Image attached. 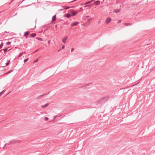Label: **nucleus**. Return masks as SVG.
<instances>
[{"label": "nucleus", "instance_id": "6", "mask_svg": "<svg viewBox=\"0 0 155 155\" xmlns=\"http://www.w3.org/2000/svg\"><path fill=\"white\" fill-rule=\"evenodd\" d=\"M111 20V18L110 17H108L106 19L105 21V22L106 24H108L110 22Z\"/></svg>", "mask_w": 155, "mask_h": 155}, {"label": "nucleus", "instance_id": "45", "mask_svg": "<svg viewBox=\"0 0 155 155\" xmlns=\"http://www.w3.org/2000/svg\"><path fill=\"white\" fill-rule=\"evenodd\" d=\"M63 10V9H61L60 10V11H62V10Z\"/></svg>", "mask_w": 155, "mask_h": 155}, {"label": "nucleus", "instance_id": "2", "mask_svg": "<svg viewBox=\"0 0 155 155\" xmlns=\"http://www.w3.org/2000/svg\"><path fill=\"white\" fill-rule=\"evenodd\" d=\"M20 142V140H13L9 142L10 144H12L14 143H18Z\"/></svg>", "mask_w": 155, "mask_h": 155}, {"label": "nucleus", "instance_id": "24", "mask_svg": "<svg viewBox=\"0 0 155 155\" xmlns=\"http://www.w3.org/2000/svg\"><path fill=\"white\" fill-rule=\"evenodd\" d=\"M92 19H93L92 18H90L88 20H87V22L88 23H89L90 22L91 20H92Z\"/></svg>", "mask_w": 155, "mask_h": 155}, {"label": "nucleus", "instance_id": "16", "mask_svg": "<svg viewBox=\"0 0 155 155\" xmlns=\"http://www.w3.org/2000/svg\"><path fill=\"white\" fill-rule=\"evenodd\" d=\"M5 90H4L0 92V97L5 93Z\"/></svg>", "mask_w": 155, "mask_h": 155}, {"label": "nucleus", "instance_id": "49", "mask_svg": "<svg viewBox=\"0 0 155 155\" xmlns=\"http://www.w3.org/2000/svg\"><path fill=\"white\" fill-rule=\"evenodd\" d=\"M15 48H17V47H15Z\"/></svg>", "mask_w": 155, "mask_h": 155}, {"label": "nucleus", "instance_id": "35", "mask_svg": "<svg viewBox=\"0 0 155 155\" xmlns=\"http://www.w3.org/2000/svg\"><path fill=\"white\" fill-rule=\"evenodd\" d=\"M13 71V70L11 71H8V73H10L11 72Z\"/></svg>", "mask_w": 155, "mask_h": 155}, {"label": "nucleus", "instance_id": "46", "mask_svg": "<svg viewBox=\"0 0 155 155\" xmlns=\"http://www.w3.org/2000/svg\"><path fill=\"white\" fill-rule=\"evenodd\" d=\"M82 7H81V8H80V9H82Z\"/></svg>", "mask_w": 155, "mask_h": 155}, {"label": "nucleus", "instance_id": "36", "mask_svg": "<svg viewBox=\"0 0 155 155\" xmlns=\"http://www.w3.org/2000/svg\"><path fill=\"white\" fill-rule=\"evenodd\" d=\"M22 1H21V2H19V5H20L22 2Z\"/></svg>", "mask_w": 155, "mask_h": 155}, {"label": "nucleus", "instance_id": "43", "mask_svg": "<svg viewBox=\"0 0 155 155\" xmlns=\"http://www.w3.org/2000/svg\"><path fill=\"white\" fill-rule=\"evenodd\" d=\"M70 7V8H74V6H71V7Z\"/></svg>", "mask_w": 155, "mask_h": 155}, {"label": "nucleus", "instance_id": "5", "mask_svg": "<svg viewBox=\"0 0 155 155\" xmlns=\"http://www.w3.org/2000/svg\"><path fill=\"white\" fill-rule=\"evenodd\" d=\"M79 24V22L78 21L74 22L72 23L71 24V26L72 27L75 26H76L78 24Z\"/></svg>", "mask_w": 155, "mask_h": 155}, {"label": "nucleus", "instance_id": "41", "mask_svg": "<svg viewBox=\"0 0 155 155\" xmlns=\"http://www.w3.org/2000/svg\"><path fill=\"white\" fill-rule=\"evenodd\" d=\"M35 28V26L34 28H33L31 29V30H33V29H34Z\"/></svg>", "mask_w": 155, "mask_h": 155}, {"label": "nucleus", "instance_id": "18", "mask_svg": "<svg viewBox=\"0 0 155 155\" xmlns=\"http://www.w3.org/2000/svg\"><path fill=\"white\" fill-rule=\"evenodd\" d=\"M124 25H125L127 26L130 25H131V24L129 23H125L124 24Z\"/></svg>", "mask_w": 155, "mask_h": 155}, {"label": "nucleus", "instance_id": "9", "mask_svg": "<svg viewBox=\"0 0 155 155\" xmlns=\"http://www.w3.org/2000/svg\"><path fill=\"white\" fill-rule=\"evenodd\" d=\"M121 11L120 9H114V12H115L116 13H118L120 12Z\"/></svg>", "mask_w": 155, "mask_h": 155}, {"label": "nucleus", "instance_id": "10", "mask_svg": "<svg viewBox=\"0 0 155 155\" xmlns=\"http://www.w3.org/2000/svg\"><path fill=\"white\" fill-rule=\"evenodd\" d=\"M36 35V34L35 33H32L30 34V37L31 38L35 37Z\"/></svg>", "mask_w": 155, "mask_h": 155}, {"label": "nucleus", "instance_id": "22", "mask_svg": "<svg viewBox=\"0 0 155 155\" xmlns=\"http://www.w3.org/2000/svg\"><path fill=\"white\" fill-rule=\"evenodd\" d=\"M131 5L132 6L135 7L136 6H137V4H132Z\"/></svg>", "mask_w": 155, "mask_h": 155}, {"label": "nucleus", "instance_id": "44", "mask_svg": "<svg viewBox=\"0 0 155 155\" xmlns=\"http://www.w3.org/2000/svg\"><path fill=\"white\" fill-rule=\"evenodd\" d=\"M89 17V16H88H88H86V18H88Z\"/></svg>", "mask_w": 155, "mask_h": 155}, {"label": "nucleus", "instance_id": "31", "mask_svg": "<svg viewBox=\"0 0 155 155\" xmlns=\"http://www.w3.org/2000/svg\"><path fill=\"white\" fill-rule=\"evenodd\" d=\"M121 21V20H119L118 21V22H117V23H119Z\"/></svg>", "mask_w": 155, "mask_h": 155}, {"label": "nucleus", "instance_id": "25", "mask_svg": "<svg viewBox=\"0 0 155 155\" xmlns=\"http://www.w3.org/2000/svg\"><path fill=\"white\" fill-rule=\"evenodd\" d=\"M11 42H8L6 43V45H9L11 43Z\"/></svg>", "mask_w": 155, "mask_h": 155}, {"label": "nucleus", "instance_id": "42", "mask_svg": "<svg viewBox=\"0 0 155 155\" xmlns=\"http://www.w3.org/2000/svg\"><path fill=\"white\" fill-rule=\"evenodd\" d=\"M50 41H48V43H50Z\"/></svg>", "mask_w": 155, "mask_h": 155}, {"label": "nucleus", "instance_id": "1", "mask_svg": "<svg viewBox=\"0 0 155 155\" xmlns=\"http://www.w3.org/2000/svg\"><path fill=\"white\" fill-rule=\"evenodd\" d=\"M107 99L108 97H105L99 100L98 101V102L99 103H104L105 102Z\"/></svg>", "mask_w": 155, "mask_h": 155}, {"label": "nucleus", "instance_id": "33", "mask_svg": "<svg viewBox=\"0 0 155 155\" xmlns=\"http://www.w3.org/2000/svg\"><path fill=\"white\" fill-rule=\"evenodd\" d=\"M93 1H94V0H91L90 1H89V2H90V3L91 2H93Z\"/></svg>", "mask_w": 155, "mask_h": 155}, {"label": "nucleus", "instance_id": "30", "mask_svg": "<svg viewBox=\"0 0 155 155\" xmlns=\"http://www.w3.org/2000/svg\"><path fill=\"white\" fill-rule=\"evenodd\" d=\"M74 50V48H72L71 49V51L72 52Z\"/></svg>", "mask_w": 155, "mask_h": 155}, {"label": "nucleus", "instance_id": "53", "mask_svg": "<svg viewBox=\"0 0 155 155\" xmlns=\"http://www.w3.org/2000/svg\"><path fill=\"white\" fill-rule=\"evenodd\" d=\"M60 51V50H59L58 51Z\"/></svg>", "mask_w": 155, "mask_h": 155}, {"label": "nucleus", "instance_id": "8", "mask_svg": "<svg viewBox=\"0 0 155 155\" xmlns=\"http://www.w3.org/2000/svg\"><path fill=\"white\" fill-rule=\"evenodd\" d=\"M49 104V103L46 104H45L44 105H41V107L42 108H45L46 107H47L48 106Z\"/></svg>", "mask_w": 155, "mask_h": 155}, {"label": "nucleus", "instance_id": "38", "mask_svg": "<svg viewBox=\"0 0 155 155\" xmlns=\"http://www.w3.org/2000/svg\"><path fill=\"white\" fill-rule=\"evenodd\" d=\"M84 4H83V3H81V4H80V5L81 6H82L83 5H84Z\"/></svg>", "mask_w": 155, "mask_h": 155}, {"label": "nucleus", "instance_id": "39", "mask_svg": "<svg viewBox=\"0 0 155 155\" xmlns=\"http://www.w3.org/2000/svg\"><path fill=\"white\" fill-rule=\"evenodd\" d=\"M89 6V5H85V6H83V7L85 8V7H87V6Z\"/></svg>", "mask_w": 155, "mask_h": 155}, {"label": "nucleus", "instance_id": "19", "mask_svg": "<svg viewBox=\"0 0 155 155\" xmlns=\"http://www.w3.org/2000/svg\"><path fill=\"white\" fill-rule=\"evenodd\" d=\"M3 50L4 51V54L5 53V52L8 51V49L7 48H4Z\"/></svg>", "mask_w": 155, "mask_h": 155}, {"label": "nucleus", "instance_id": "15", "mask_svg": "<svg viewBox=\"0 0 155 155\" xmlns=\"http://www.w3.org/2000/svg\"><path fill=\"white\" fill-rule=\"evenodd\" d=\"M47 94H42L41 95H40L39 96H38L37 97V98H38V99H39V98H40L42 97L45 95H46Z\"/></svg>", "mask_w": 155, "mask_h": 155}, {"label": "nucleus", "instance_id": "27", "mask_svg": "<svg viewBox=\"0 0 155 155\" xmlns=\"http://www.w3.org/2000/svg\"><path fill=\"white\" fill-rule=\"evenodd\" d=\"M89 3H90V2L89 1H88V2H86L85 3H84V4L87 5V4H89Z\"/></svg>", "mask_w": 155, "mask_h": 155}, {"label": "nucleus", "instance_id": "13", "mask_svg": "<svg viewBox=\"0 0 155 155\" xmlns=\"http://www.w3.org/2000/svg\"><path fill=\"white\" fill-rule=\"evenodd\" d=\"M56 15H54L52 18V20L53 21H54L56 20Z\"/></svg>", "mask_w": 155, "mask_h": 155}, {"label": "nucleus", "instance_id": "47", "mask_svg": "<svg viewBox=\"0 0 155 155\" xmlns=\"http://www.w3.org/2000/svg\"><path fill=\"white\" fill-rule=\"evenodd\" d=\"M56 117V116H54V118H55Z\"/></svg>", "mask_w": 155, "mask_h": 155}, {"label": "nucleus", "instance_id": "29", "mask_svg": "<svg viewBox=\"0 0 155 155\" xmlns=\"http://www.w3.org/2000/svg\"><path fill=\"white\" fill-rule=\"evenodd\" d=\"M65 48V46L64 45H63L62 46V49H64Z\"/></svg>", "mask_w": 155, "mask_h": 155}, {"label": "nucleus", "instance_id": "7", "mask_svg": "<svg viewBox=\"0 0 155 155\" xmlns=\"http://www.w3.org/2000/svg\"><path fill=\"white\" fill-rule=\"evenodd\" d=\"M71 14H70L69 13H67L66 14H65L64 16V17H67V18H69L70 17H71Z\"/></svg>", "mask_w": 155, "mask_h": 155}, {"label": "nucleus", "instance_id": "40", "mask_svg": "<svg viewBox=\"0 0 155 155\" xmlns=\"http://www.w3.org/2000/svg\"><path fill=\"white\" fill-rule=\"evenodd\" d=\"M30 5H27L25 6V7H28V6H30Z\"/></svg>", "mask_w": 155, "mask_h": 155}, {"label": "nucleus", "instance_id": "3", "mask_svg": "<svg viewBox=\"0 0 155 155\" xmlns=\"http://www.w3.org/2000/svg\"><path fill=\"white\" fill-rule=\"evenodd\" d=\"M71 16H74L76 15L78 13V11H75L74 10H72V11L71 12Z\"/></svg>", "mask_w": 155, "mask_h": 155}, {"label": "nucleus", "instance_id": "34", "mask_svg": "<svg viewBox=\"0 0 155 155\" xmlns=\"http://www.w3.org/2000/svg\"><path fill=\"white\" fill-rule=\"evenodd\" d=\"M21 54H20L19 55H18V57H21Z\"/></svg>", "mask_w": 155, "mask_h": 155}, {"label": "nucleus", "instance_id": "11", "mask_svg": "<svg viewBox=\"0 0 155 155\" xmlns=\"http://www.w3.org/2000/svg\"><path fill=\"white\" fill-rule=\"evenodd\" d=\"M100 2L99 0H97L94 2V4L95 5H97L100 4Z\"/></svg>", "mask_w": 155, "mask_h": 155}, {"label": "nucleus", "instance_id": "20", "mask_svg": "<svg viewBox=\"0 0 155 155\" xmlns=\"http://www.w3.org/2000/svg\"><path fill=\"white\" fill-rule=\"evenodd\" d=\"M36 39H37V40H39L41 41H43V40H42V39L41 38H39L38 37L36 38Z\"/></svg>", "mask_w": 155, "mask_h": 155}, {"label": "nucleus", "instance_id": "26", "mask_svg": "<svg viewBox=\"0 0 155 155\" xmlns=\"http://www.w3.org/2000/svg\"><path fill=\"white\" fill-rule=\"evenodd\" d=\"M44 119L45 121H47L48 120V117H46L44 118Z\"/></svg>", "mask_w": 155, "mask_h": 155}, {"label": "nucleus", "instance_id": "12", "mask_svg": "<svg viewBox=\"0 0 155 155\" xmlns=\"http://www.w3.org/2000/svg\"><path fill=\"white\" fill-rule=\"evenodd\" d=\"M67 38L68 37H65L62 40L63 42L64 43H65L66 42V41L67 40Z\"/></svg>", "mask_w": 155, "mask_h": 155}, {"label": "nucleus", "instance_id": "48", "mask_svg": "<svg viewBox=\"0 0 155 155\" xmlns=\"http://www.w3.org/2000/svg\"><path fill=\"white\" fill-rule=\"evenodd\" d=\"M17 14V13H16V14H15L14 15V16H15V15H16Z\"/></svg>", "mask_w": 155, "mask_h": 155}, {"label": "nucleus", "instance_id": "37", "mask_svg": "<svg viewBox=\"0 0 155 155\" xmlns=\"http://www.w3.org/2000/svg\"><path fill=\"white\" fill-rule=\"evenodd\" d=\"M38 51V49L36 51H35L34 52V53H35L36 52H37Z\"/></svg>", "mask_w": 155, "mask_h": 155}, {"label": "nucleus", "instance_id": "51", "mask_svg": "<svg viewBox=\"0 0 155 155\" xmlns=\"http://www.w3.org/2000/svg\"><path fill=\"white\" fill-rule=\"evenodd\" d=\"M14 0H12V2Z\"/></svg>", "mask_w": 155, "mask_h": 155}, {"label": "nucleus", "instance_id": "50", "mask_svg": "<svg viewBox=\"0 0 155 155\" xmlns=\"http://www.w3.org/2000/svg\"><path fill=\"white\" fill-rule=\"evenodd\" d=\"M5 66H3L2 67L4 68V67H5Z\"/></svg>", "mask_w": 155, "mask_h": 155}, {"label": "nucleus", "instance_id": "28", "mask_svg": "<svg viewBox=\"0 0 155 155\" xmlns=\"http://www.w3.org/2000/svg\"><path fill=\"white\" fill-rule=\"evenodd\" d=\"M38 59H37L35 60L34 61V63H36V62H38Z\"/></svg>", "mask_w": 155, "mask_h": 155}, {"label": "nucleus", "instance_id": "52", "mask_svg": "<svg viewBox=\"0 0 155 155\" xmlns=\"http://www.w3.org/2000/svg\"><path fill=\"white\" fill-rule=\"evenodd\" d=\"M5 33H7V32L6 31H5Z\"/></svg>", "mask_w": 155, "mask_h": 155}, {"label": "nucleus", "instance_id": "32", "mask_svg": "<svg viewBox=\"0 0 155 155\" xmlns=\"http://www.w3.org/2000/svg\"><path fill=\"white\" fill-rule=\"evenodd\" d=\"M90 84H88L85 85V86H88Z\"/></svg>", "mask_w": 155, "mask_h": 155}, {"label": "nucleus", "instance_id": "14", "mask_svg": "<svg viewBox=\"0 0 155 155\" xmlns=\"http://www.w3.org/2000/svg\"><path fill=\"white\" fill-rule=\"evenodd\" d=\"M62 7L65 9H68L70 8V7L67 6H63Z\"/></svg>", "mask_w": 155, "mask_h": 155}, {"label": "nucleus", "instance_id": "17", "mask_svg": "<svg viewBox=\"0 0 155 155\" xmlns=\"http://www.w3.org/2000/svg\"><path fill=\"white\" fill-rule=\"evenodd\" d=\"M10 62V61L9 60H7V63L5 64V66L8 65L9 64V63Z\"/></svg>", "mask_w": 155, "mask_h": 155}, {"label": "nucleus", "instance_id": "21", "mask_svg": "<svg viewBox=\"0 0 155 155\" xmlns=\"http://www.w3.org/2000/svg\"><path fill=\"white\" fill-rule=\"evenodd\" d=\"M3 45V43L2 42L1 44L0 45V49H1L2 48Z\"/></svg>", "mask_w": 155, "mask_h": 155}, {"label": "nucleus", "instance_id": "4", "mask_svg": "<svg viewBox=\"0 0 155 155\" xmlns=\"http://www.w3.org/2000/svg\"><path fill=\"white\" fill-rule=\"evenodd\" d=\"M30 32L29 31H26L24 33L23 36L25 37L26 38H28V35L29 34Z\"/></svg>", "mask_w": 155, "mask_h": 155}, {"label": "nucleus", "instance_id": "23", "mask_svg": "<svg viewBox=\"0 0 155 155\" xmlns=\"http://www.w3.org/2000/svg\"><path fill=\"white\" fill-rule=\"evenodd\" d=\"M28 59H29V58H27V59L24 60V63H25L26 62H27V61H28Z\"/></svg>", "mask_w": 155, "mask_h": 155}]
</instances>
